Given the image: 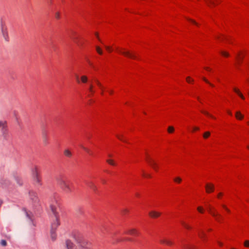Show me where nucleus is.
Returning a JSON list of instances; mask_svg holds the SVG:
<instances>
[{
	"instance_id": "obj_1",
	"label": "nucleus",
	"mask_w": 249,
	"mask_h": 249,
	"mask_svg": "<svg viewBox=\"0 0 249 249\" xmlns=\"http://www.w3.org/2000/svg\"><path fill=\"white\" fill-rule=\"evenodd\" d=\"M59 202L58 198L54 197L50 201V207L54 217V222L51 225V237L53 240H55L56 238L55 233L56 230L60 225L58 213L57 209L59 207Z\"/></svg>"
},
{
	"instance_id": "obj_2",
	"label": "nucleus",
	"mask_w": 249,
	"mask_h": 249,
	"mask_svg": "<svg viewBox=\"0 0 249 249\" xmlns=\"http://www.w3.org/2000/svg\"><path fill=\"white\" fill-rule=\"evenodd\" d=\"M77 242V249H93L92 243L84 238L81 235L77 237H75Z\"/></svg>"
},
{
	"instance_id": "obj_3",
	"label": "nucleus",
	"mask_w": 249,
	"mask_h": 249,
	"mask_svg": "<svg viewBox=\"0 0 249 249\" xmlns=\"http://www.w3.org/2000/svg\"><path fill=\"white\" fill-rule=\"evenodd\" d=\"M58 182L60 188L65 193L69 194L73 192V184L70 181L61 178L58 180Z\"/></svg>"
},
{
	"instance_id": "obj_4",
	"label": "nucleus",
	"mask_w": 249,
	"mask_h": 249,
	"mask_svg": "<svg viewBox=\"0 0 249 249\" xmlns=\"http://www.w3.org/2000/svg\"><path fill=\"white\" fill-rule=\"evenodd\" d=\"M207 208L208 213L214 218L215 221L218 223L222 222L223 218L222 215L217 212L214 207L211 205H209Z\"/></svg>"
},
{
	"instance_id": "obj_5",
	"label": "nucleus",
	"mask_w": 249,
	"mask_h": 249,
	"mask_svg": "<svg viewBox=\"0 0 249 249\" xmlns=\"http://www.w3.org/2000/svg\"><path fill=\"white\" fill-rule=\"evenodd\" d=\"M116 51L118 53L122 54L128 58L133 59H136L137 58V56L136 54L132 53L128 51H125L123 48H116Z\"/></svg>"
},
{
	"instance_id": "obj_6",
	"label": "nucleus",
	"mask_w": 249,
	"mask_h": 249,
	"mask_svg": "<svg viewBox=\"0 0 249 249\" xmlns=\"http://www.w3.org/2000/svg\"><path fill=\"white\" fill-rule=\"evenodd\" d=\"M145 160L147 163L156 172H158L159 169L158 164L156 162V161L155 160H154L152 158L150 157L149 154H146Z\"/></svg>"
},
{
	"instance_id": "obj_7",
	"label": "nucleus",
	"mask_w": 249,
	"mask_h": 249,
	"mask_svg": "<svg viewBox=\"0 0 249 249\" xmlns=\"http://www.w3.org/2000/svg\"><path fill=\"white\" fill-rule=\"evenodd\" d=\"M29 197L34 205H37L39 203V200L37 196V193L36 192L33 191H30Z\"/></svg>"
},
{
	"instance_id": "obj_8",
	"label": "nucleus",
	"mask_w": 249,
	"mask_h": 249,
	"mask_svg": "<svg viewBox=\"0 0 249 249\" xmlns=\"http://www.w3.org/2000/svg\"><path fill=\"white\" fill-rule=\"evenodd\" d=\"M244 54L242 51H238L235 54V61L236 67H238L241 63L242 59H243Z\"/></svg>"
},
{
	"instance_id": "obj_9",
	"label": "nucleus",
	"mask_w": 249,
	"mask_h": 249,
	"mask_svg": "<svg viewBox=\"0 0 249 249\" xmlns=\"http://www.w3.org/2000/svg\"><path fill=\"white\" fill-rule=\"evenodd\" d=\"M205 188L206 192L208 194H210L214 192L215 188L214 185L211 183H207Z\"/></svg>"
},
{
	"instance_id": "obj_10",
	"label": "nucleus",
	"mask_w": 249,
	"mask_h": 249,
	"mask_svg": "<svg viewBox=\"0 0 249 249\" xmlns=\"http://www.w3.org/2000/svg\"><path fill=\"white\" fill-rule=\"evenodd\" d=\"M33 180L36 185L40 186L42 185V178L41 175L33 177Z\"/></svg>"
},
{
	"instance_id": "obj_11",
	"label": "nucleus",
	"mask_w": 249,
	"mask_h": 249,
	"mask_svg": "<svg viewBox=\"0 0 249 249\" xmlns=\"http://www.w3.org/2000/svg\"><path fill=\"white\" fill-rule=\"evenodd\" d=\"M125 233L133 236H138L139 235L138 231L136 229H128L125 231Z\"/></svg>"
},
{
	"instance_id": "obj_12",
	"label": "nucleus",
	"mask_w": 249,
	"mask_h": 249,
	"mask_svg": "<svg viewBox=\"0 0 249 249\" xmlns=\"http://www.w3.org/2000/svg\"><path fill=\"white\" fill-rule=\"evenodd\" d=\"M148 214L149 216L152 218H157L161 215V213L160 212L152 210L149 211Z\"/></svg>"
},
{
	"instance_id": "obj_13",
	"label": "nucleus",
	"mask_w": 249,
	"mask_h": 249,
	"mask_svg": "<svg viewBox=\"0 0 249 249\" xmlns=\"http://www.w3.org/2000/svg\"><path fill=\"white\" fill-rule=\"evenodd\" d=\"M32 175L33 177L40 176V172L39 168L36 165H34L31 169Z\"/></svg>"
},
{
	"instance_id": "obj_14",
	"label": "nucleus",
	"mask_w": 249,
	"mask_h": 249,
	"mask_svg": "<svg viewBox=\"0 0 249 249\" xmlns=\"http://www.w3.org/2000/svg\"><path fill=\"white\" fill-rule=\"evenodd\" d=\"M1 32L3 37L6 40H8V34L7 31V27L3 24H1Z\"/></svg>"
},
{
	"instance_id": "obj_15",
	"label": "nucleus",
	"mask_w": 249,
	"mask_h": 249,
	"mask_svg": "<svg viewBox=\"0 0 249 249\" xmlns=\"http://www.w3.org/2000/svg\"><path fill=\"white\" fill-rule=\"evenodd\" d=\"M94 83L101 89V95L103 96L104 94V87L103 85L101 83V82L98 80L96 79H95L94 80Z\"/></svg>"
},
{
	"instance_id": "obj_16",
	"label": "nucleus",
	"mask_w": 249,
	"mask_h": 249,
	"mask_svg": "<svg viewBox=\"0 0 249 249\" xmlns=\"http://www.w3.org/2000/svg\"><path fill=\"white\" fill-rule=\"evenodd\" d=\"M198 236L203 241L206 240V233L202 230H198L197 231Z\"/></svg>"
},
{
	"instance_id": "obj_17",
	"label": "nucleus",
	"mask_w": 249,
	"mask_h": 249,
	"mask_svg": "<svg viewBox=\"0 0 249 249\" xmlns=\"http://www.w3.org/2000/svg\"><path fill=\"white\" fill-rule=\"evenodd\" d=\"M88 77L86 75H82L80 79L78 76L76 77V80L78 83H80V81L83 83H86L88 82Z\"/></svg>"
},
{
	"instance_id": "obj_18",
	"label": "nucleus",
	"mask_w": 249,
	"mask_h": 249,
	"mask_svg": "<svg viewBox=\"0 0 249 249\" xmlns=\"http://www.w3.org/2000/svg\"><path fill=\"white\" fill-rule=\"evenodd\" d=\"M88 91H89V95L88 96L89 97L92 96L95 93V90L94 89V86L92 83H90L89 85V87L88 88Z\"/></svg>"
},
{
	"instance_id": "obj_19",
	"label": "nucleus",
	"mask_w": 249,
	"mask_h": 249,
	"mask_svg": "<svg viewBox=\"0 0 249 249\" xmlns=\"http://www.w3.org/2000/svg\"><path fill=\"white\" fill-rule=\"evenodd\" d=\"M205 1L209 6L216 5L221 1V0H205Z\"/></svg>"
},
{
	"instance_id": "obj_20",
	"label": "nucleus",
	"mask_w": 249,
	"mask_h": 249,
	"mask_svg": "<svg viewBox=\"0 0 249 249\" xmlns=\"http://www.w3.org/2000/svg\"><path fill=\"white\" fill-rule=\"evenodd\" d=\"M160 242V244H165L168 246H172L173 244V243L171 241L166 238L161 239Z\"/></svg>"
},
{
	"instance_id": "obj_21",
	"label": "nucleus",
	"mask_w": 249,
	"mask_h": 249,
	"mask_svg": "<svg viewBox=\"0 0 249 249\" xmlns=\"http://www.w3.org/2000/svg\"><path fill=\"white\" fill-rule=\"evenodd\" d=\"M66 245L68 249H77V246L74 247L73 243L69 240H66Z\"/></svg>"
},
{
	"instance_id": "obj_22",
	"label": "nucleus",
	"mask_w": 249,
	"mask_h": 249,
	"mask_svg": "<svg viewBox=\"0 0 249 249\" xmlns=\"http://www.w3.org/2000/svg\"><path fill=\"white\" fill-rule=\"evenodd\" d=\"M233 91L236 93L242 100H245V98L244 97V96L243 95V94L241 92L240 90L236 88H234L233 89Z\"/></svg>"
},
{
	"instance_id": "obj_23",
	"label": "nucleus",
	"mask_w": 249,
	"mask_h": 249,
	"mask_svg": "<svg viewBox=\"0 0 249 249\" xmlns=\"http://www.w3.org/2000/svg\"><path fill=\"white\" fill-rule=\"evenodd\" d=\"M200 111H201V112L202 113H203L205 115H206V116H208V117H210V118H212L213 119H214V120L216 119V117H214L213 115L210 114L208 111H205V110H201Z\"/></svg>"
},
{
	"instance_id": "obj_24",
	"label": "nucleus",
	"mask_w": 249,
	"mask_h": 249,
	"mask_svg": "<svg viewBox=\"0 0 249 249\" xmlns=\"http://www.w3.org/2000/svg\"><path fill=\"white\" fill-rule=\"evenodd\" d=\"M181 224L185 229L187 230H190L192 229V227L184 221H181Z\"/></svg>"
},
{
	"instance_id": "obj_25",
	"label": "nucleus",
	"mask_w": 249,
	"mask_h": 249,
	"mask_svg": "<svg viewBox=\"0 0 249 249\" xmlns=\"http://www.w3.org/2000/svg\"><path fill=\"white\" fill-rule=\"evenodd\" d=\"M235 117L239 120H242L244 118V115L241 114L240 111H236L235 113Z\"/></svg>"
},
{
	"instance_id": "obj_26",
	"label": "nucleus",
	"mask_w": 249,
	"mask_h": 249,
	"mask_svg": "<svg viewBox=\"0 0 249 249\" xmlns=\"http://www.w3.org/2000/svg\"><path fill=\"white\" fill-rule=\"evenodd\" d=\"M81 147L89 155H90V156L93 155V152L89 148L86 147L83 145H81Z\"/></svg>"
},
{
	"instance_id": "obj_27",
	"label": "nucleus",
	"mask_w": 249,
	"mask_h": 249,
	"mask_svg": "<svg viewBox=\"0 0 249 249\" xmlns=\"http://www.w3.org/2000/svg\"><path fill=\"white\" fill-rule=\"evenodd\" d=\"M81 147L89 155H90V156L93 155V152L89 148L86 147L83 145H81Z\"/></svg>"
},
{
	"instance_id": "obj_28",
	"label": "nucleus",
	"mask_w": 249,
	"mask_h": 249,
	"mask_svg": "<svg viewBox=\"0 0 249 249\" xmlns=\"http://www.w3.org/2000/svg\"><path fill=\"white\" fill-rule=\"evenodd\" d=\"M116 137L120 141L123 142L127 143V141L124 138L123 135L121 134H118L116 135Z\"/></svg>"
},
{
	"instance_id": "obj_29",
	"label": "nucleus",
	"mask_w": 249,
	"mask_h": 249,
	"mask_svg": "<svg viewBox=\"0 0 249 249\" xmlns=\"http://www.w3.org/2000/svg\"><path fill=\"white\" fill-rule=\"evenodd\" d=\"M221 206L227 213L230 214L231 213V210L228 208L226 205L225 204H221Z\"/></svg>"
},
{
	"instance_id": "obj_30",
	"label": "nucleus",
	"mask_w": 249,
	"mask_h": 249,
	"mask_svg": "<svg viewBox=\"0 0 249 249\" xmlns=\"http://www.w3.org/2000/svg\"><path fill=\"white\" fill-rule=\"evenodd\" d=\"M182 248L183 249H196V247L192 245H184Z\"/></svg>"
},
{
	"instance_id": "obj_31",
	"label": "nucleus",
	"mask_w": 249,
	"mask_h": 249,
	"mask_svg": "<svg viewBox=\"0 0 249 249\" xmlns=\"http://www.w3.org/2000/svg\"><path fill=\"white\" fill-rule=\"evenodd\" d=\"M64 154L67 157H71L72 154L69 149H66L64 151Z\"/></svg>"
},
{
	"instance_id": "obj_32",
	"label": "nucleus",
	"mask_w": 249,
	"mask_h": 249,
	"mask_svg": "<svg viewBox=\"0 0 249 249\" xmlns=\"http://www.w3.org/2000/svg\"><path fill=\"white\" fill-rule=\"evenodd\" d=\"M220 54L224 57H228L230 56V54L228 52L224 51H221L220 52Z\"/></svg>"
},
{
	"instance_id": "obj_33",
	"label": "nucleus",
	"mask_w": 249,
	"mask_h": 249,
	"mask_svg": "<svg viewBox=\"0 0 249 249\" xmlns=\"http://www.w3.org/2000/svg\"><path fill=\"white\" fill-rule=\"evenodd\" d=\"M142 176L144 178H151V176L150 174H147L144 172V171H142Z\"/></svg>"
},
{
	"instance_id": "obj_34",
	"label": "nucleus",
	"mask_w": 249,
	"mask_h": 249,
	"mask_svg": "<svg viewBox=\"0 0 249 249\" xmlns=\"http://www.w3.org/2000/svg\"><path fill=\"white\" fill-rule=\"evenodd\" d=\"M174 181L177 183L179 184L182 181V179L179 177H176L174 178Z\"/></svg>"
},
{
	"instance_id": "obj_35",
	"label": "nucleus",
	"mask_w": 249,
	"mask_h": 249,
	"mask_svg": "<svg viewBox=\"0 0 249 249\" xmlns=\"http://www.w3.org/2000/svg\"><path fill=\"white\" fill-rule=\"evenodd\" d=\"M106 162L111 165H112V166H115L116 165V164L114 162V161L113 160H111V159H107L106 160Z\"/></svg>"
},
{
	"instance_id": "obj_36",
	"label": "nucleus",
	"mask_w": 249,
	"mask_h": 249,
	"mask_svg": "<svg viewBox=\"0 0 249 249\" xmlns=\"http://www.w3.org/2000/svg\"><path fill=\"white\" fill-rule=\"evenodd\" d=\"M202 80L206 82V83L208 84L211 87H214V85L212 83H211L205 77H202Z\"/></svg>"
},
{
	"instance_id": "obj_37",
	"label": "nucleus",
	"mask_w": 249,
	"mask_h": 249,
	"mask_svg": "<svg viewBox=\"0 0 249 249\" xmlns=\"http://www.w3.org/2000/svg\"><path fill=\"white\" fill-rule=\"evenodd\" d=\"M186 82L189 84H193L194 82L193 79H192L190 76H188L186 78Z\"/></svg>"
},
{
	"instance_id": "obj_38",
	"label": "nucleus",
	"mask_w": 249,
	"mask_h": 249,
	"mask_svg": "<svg viewBox=\"0 0 249 249\" xmlns=\"http://www.w3.org/2000/svg\"><path fill=\"white\" fill-rule=\"evenodd\" d=\"M197 211L200 213H203L205 212V210L202 206H198L197 208Z\"/></svg>"
},
{
	"instance_id": "obj_39",
	"label": "nucleus",
	"mask_w": 249,
	"mask_h": 249,
	"mask_svg": "<svg viewBox=\"0 0 249 249\" xmlns=\"http://www.w3.org/2000/svg\"><path fill=\"white\" fill-rule=\"evenodd\" d=\"M246 77L247 82L249 84V64L248 65V68L247 71Z\"/></svg>"
},
{
	"instance_id": "obj_40",
	"label": "nucleus",
	"mask_w": 249,
	"mask_h": 249,
	"mask_svg": "<svg viewBox=\"0 0 249 249\" xmlns=\"http://www.w3.org/2000/svg\"><path fill=\"white\" fill-rule=\"evenodd\" d=\"M210 135H211V133L209 131L205 132L203 134V138L204 139H207L208 138H209L210 137Z\"/></svg>"
},
{
	"instance_id": "obj_41",
	"label": "nucleus",
	"mask_w": 249,
	"mask_h": 249,
	"mask_svg": "<svg viewBox=\"0 0 249 249\" xmlns=\"http://www.w3.org/2000/svg\"><path fill=\"white\" fill-rule=\"evenodd\" d=\"M168 132L169 133H172L174 132V128L173 126H170L168 127Z\"/></svg>"
},
{
	"instance_id": "obj_42",
	"label": "nucleus",
	"mask_w": 249,
	"mask_h": 249,
	"mask_svg": "<svg viewBox=\"0 0 249 249\" xmlns=\"http://www.w3.org/2000/svg\"><path fill=\"white\" fill-rule=\"evenodd\" d=\"M96 50L97 52L99 54H102V53H103L102 50V49L99 46H96Z\"/></svg>"
},
{
	"instance_id": "obj_43",
	"label": "nucleus",
	"mask_w": 249,
	"mask_h": 249,
	"mask_svg": "<svg viewBox=\"0 0 249 249\" xmlns=\"http://www.w3.org/2000/svg\"><path fill=\"white\" fill-rule=\"evenodd\" d=\"M54 16L56 19H59L61 17L60 13L59 12H57L55 13Z\"/></svg>"
},
{
	"instance_id": "obj_44",
	"label": "nucleus",
	"mask_w": 249,
	"mask_h": 249,
	"mask_svg": "<svg viewBox=\"0 0 249 249\" xmlns=\"http://www.w3.org/2000/svg\"><path fill=\"white\" fill-rule=\"evenodd\" d=\"M105 48H106V50L108 52V53H111L113 51V49H112V48L110 46H105Z\"/></svg>"
},
{
	"instance_id": "obj_45",
	"label": "nucleus",
	"mask_w": 249,
	"mask_h": 249,
	"mask_svg": "<svg viewBox=\"0 0 249 249\" xmlns=\"http://www.w3.org/2000/svg\"><path fill=\"white\" fill-rule=\"evenodd\" d=\"M244 246L246 248H249V240H245L244 242Z\"/></svg>"
},
{
	"instance_id": "obj_46",
	"label": "nucleus",
	"mask_w": 249,
	"mask_h": 249,
	"mask_svg": "<svg viewBox=\"0 0 249 249\" xmlns=\"http://www.w3.org/2000/svg\"><path fill=\"white\" fill-rule=\"evenodd\" d=\"M199 130V128L197 126H194L192 128V132H195L196 131H198Z\"/></svg>"
},
{
	"instance_id": "obj_47",
	"label": "nucleus",
	"mask_w": 249,
	"mask_h": 249,
	"mask_svg": "<svg viewBox=\"0 0 249 249\" xmlns=\"http://www.w3.org/2000/svg\"><path fill=\"white\" fill-rule=\"evenodd\" d=\"M0 244L2 246H5L7 244V243H6V241L4 240H2L0 242Z\"/></svg>"
},
{
	"instance_id": "obj_48",
	"label": "nucleus",
	"mask_w": 249,
	"mask_h": 249,
	"mask_svg": "<svg viewBox=\"0 0 249 249\" xmlns=\"http://www.w3.org/2000/svg\"><path fill=\"white\" fill-rule=\"evenodd\" d=\"M218 38L221 40L227 39V37L223 35H220Z\"/></svg>"
},
{
	"instance_id": "obj_49",
	"label": "nucleus",
	"mask_w": 249,
	"mask_h": 249,
	"mask_svg": "<svg viewBox=\"0 0 249 249\" xmlns=\"http://www.w3.org/2000/svg\"><path fill=\"white\" fill-rule=\"evenodd\" d=\"M2 127V128H4L5 127V124L4 122L0 121V127Z\"/></svg>"
},
{
	"instance_id": "obj_50",
	"label": "nucleus",
	"mask_w": 249,
	"mask_h": 249,
	"mask_svg": "<svg viewBox=\"0 0 249 249\" xmlns=\"http://www.w3.org/2000/svg\"><path fill=\"white\" fill-rule=\"evenodd\" d=\"M223 193H222V192H220V193H219L218 194H217V197L219 199H221V198L222 197V196H223Z\"/></svg>"
},
{
	"instance_id": "obj_51",
	"label": "nucleus",
	"mask_w": 249,
	"mask_h": 249,
	"mask_svg": "<svg viewBox=\"0 0 249 249\" xmlns=\"http://www.w3.org/2000/svg\"><path fill=\"white\" fill-rule=\"evenodd\" d=\"M188 20L189 22H190V23L195 24V25H197V23L195 21H194L191 19H188Z\"/></svg>"
},
{
	"instance_id": "obj_52",
	"label": "nucleus",
	"mask_w": 249,
	"mask_h": 249,
	"mask_svg": "<svg viewBox=\"0 0 249 249\" xmlns=\"http://www.w3.org/2000/svg\"><path fill=\"white\" fill-rule=\"evenodd\" d=\"M128 213V210L126 209L123 210L122 211V213L124 215L127 214Z\"/></svg>"
},
{
	"instance_id": "obj_53",
	"label": "nucleus",
	"mask_w": 249,
	"mask_h": 249,
	"mask_svg": "<svg viewBox=\"0 0 249 249\" xmlns=\"http://www.w3.org/2000/svg\"><path fill=\"white\" fill-rule=\"evenodd\" d=\"M217 244H218V245H219V247H222L223 246V243L222 242L219 241H217Z\"/></svg>"
},
{
	"instance_id": "obj_54",
	"label": "nucleus",
	"mask_w": 249,
	"mask_h": 249,
	"mask_svg": "<svg viewBox=\"0 0 249 249\" xmlns=\"http://www.w3.org/2000/svg\"><path fill=\"white\" fill-rule=\"evenodd\" d=\"M107 91H108V93H109L110 95H112L113 94V93H114L113 90H112V89H109V90H108Z\"/></svg>"
},
{
	"instance_id": "obj_55",
	"label": "nucleus",
	"mask_w": 249,
	"mask_h": 249,
	"mask_svg": "<svg viewBox=\"0 0 249 249\" xmlns=\"http://www.w3.org/2000/svg\"><path fill=\"white\" fill-rule=\"evenodd\" d=\"M227 113H228L229 115H230V116H232V113L231 112V110H228L227 111Z\"/></svg>"
},
{
	"instance_id": "obj_56",
	"label": "nucleus",
	"mask_w": 249,
	"mask_h": 249,
	"mask_svg": "<svg viewBox=\"0 0 249 249\" xmlns=\"http://www.w3.org/2000/svg\"><path fill=\"white\" fill-rule=\"evenodd\" d=\"M205 70H206V71H211V69H210V68H208V67H206V68H205Z\"/></svg>"
},
{
	"instance_id": "obj_57",
	"label": "nucleus",
	"mask_w": 249,
	"mask_h": 249,
	"mask_svg": "<svg viewBox=\"0 0 249 249\" xmlns=\"http://www.w3.org/2000/svg\"><path fill=\"white\" fill-rule=\"evenodd\" d=\"M197 100H198L200 103H201V99H200V98L199 97H197Z\"/></svg>"
},
{
	"instance_id": "obj_58",
	"label": "nucleus",
	"mask_w": 249,
	"mask_h": 249,
	"mask_svg": "<svg viewBox=\"0 0 249 249\" xmlns=\"http://www.w3.org/2000/svg\"><path fill=\"white\" fill-rule=\"evenodd\" d=\"M95 36H96L97 38H99L98 34L97 33H95Z\"/></svg>"
},
{
	"instance_id": "obj_59",
	"label": "nucleus",
	"mask_w": 249,
	"mask_h": 249,
	"mask_svg": "<svg viewBox=\"0 0 249 249\" xmlns=\"http://www.w3.org/2000/svg\"><path fill=\"white\" fill-rule=\"evenodd\" d=\"M92 189H93L94 190H95L96 189V187H95V186H93Z\"/></svg>"
},
{
	"instance_id": "obj_60",
	"label": "nucleus",
	"mask_w": 249,
	"mask_h": 249,
	"mask_svg": "<svg viewBox=\"0 0 249 249\" xmlns=\"http://www.w3.org/2000/svg\"><path fill=\"white\" fill-rule=\"evenodd\" d=\"M2 203V201H0V206H1Z\"/></svg>"
},
{
	"instance_id": "obj_61",
	"label": "nucleus",
	"mask_w": 249,
	"mask_h": 249,
	"mask_svg": "<svg viewBox=\"0 0 249 249\" xmlns=\"http://www.w3.org/2000/svg\"><path fill=\"white\" fill-rule=\"evenodd\" d=\"M212 231V229H208V231Z\"/></svg>"
},
{
	"instance_id": "obj_62",
	"label": "nucleus",
	"mask_w": 249,
	"mask_h": 249,
	"mask_svg": "<svg viewBox=\"0 0 249 249\" xmlns=\"http://www.w3.org/2000/svg\"><path fill=\"white\" fill-rule=\"evenodd\" d=\"M108 157H111V155L109 154V155H108Z\"/></svg>"
},
{
	"instance_id": "obj_63",
	"label": "nucleus",
	"mask_w": 249,
	"mask_h": 249,
	"mask_svg": "<svg viewBox=\"0 0 249 249\" xmlns=\"http://www.w3.org/2000/svg\"><path fill=\"white\" fill-rule=\"evenodd\" d=\"M247 148H248V149H249V145H248V146H247Z\"/></svg>"
},
{
	"instance_id": "obj_64",
	"label": "nucleus",
	"mask_w": 249,
	"mask_h": 249,
	"mask_svg": "<svg viewBox=\"0 0 249 249\" xmlns=\"http://www.w3.org/2000/svg\"><path fill=\"white\" fill-rule=\"evenodd\" d=\"M249 125V122L247 123Z\"/></svg>"
}]
</instances>
